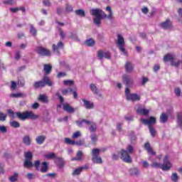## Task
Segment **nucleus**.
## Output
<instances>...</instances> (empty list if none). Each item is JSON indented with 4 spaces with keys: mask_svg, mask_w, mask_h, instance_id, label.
Returning <instances> with one entry per match:
<instances>
[{
    "mask_svg": "<svg viewBox=\"0 0 182 182\" xmlns=\"http://www.w3.org/2000/svg\"><path fill=\"white\" fill-rule=\"evenodd\" d=\"M122 82L127 87H132L133 86V78L130 75L124 74L122 76Z\"/></svg>",
    "mask_w": 182,
    "mask_h": 182,
    "instance_id": "nucleus-11",
    "label": "nucleus"
},
{
    "mask_svg": "<svg viewBox=\"0 0 182 182\" xmlns=\"http://www.w3.org/2000/svg\"><path fill=\"white\" fill-rule=\"evenodd\" d=\"M75 144L77 146H83L85 144V141L84 140H78L77 141H75Z\"/></svg>",
    "mask_w": 182,
    "mask_h": 182,
    "instance_id": "nucleus-58",
    "label": "nucleus"
},
{
    "mask_svg": "<svg viewBox=\"0 0 182 182\" xmlns=\"http://www.w3.org/2000/svg\"><path fill=\"white\" fill-rule=\"evenodd\" d=\"M18 119L20 120H26V119H31L32 120H35L38 118V115L35 114L32 112L26 111L24 112H16V113Z\"/></svg>",
    "mask_w": 182,
    "mask_h": 182,
    "instance_id": "nucleus-5",
    "label": "nucleus"
},
{
    "mask_svg": "<svg viewBox=\"0 0 182 182\" xmlns=\"http://www.w3.org/2000/svg\"><path fill=\"white\" fill-rule=\"evenodd\" d=\"M96 129H97V126L95 122H92V124L90 125V127L89 128L90 132L93 133V132H96Z\"/></svg>",
    "mask_w": 182,
    "mask_h": 182,
    "instance_id": "nucleus-47",
    "label": "nucleus"
},
{
    "mask_svg": "<svg viewBox=\"0 0 182 182\" xmlns=\"http://www.w3.org/2000/svg\"><path fill=\"white\" fill-rule=\"evenodd\" d=\"M36 51L41 56H50V50L42 46L38 47Z\"/></svg>",
    "mask_w": 182,
    "mask_h": 182,
    "instance_id": "nucleus-12",
    "label": "nucleus"
},
{
    "mask_svg": "<svg viewBox=\"0 0 182 182\" xmlns=\"http://www.w3.org/2000/svg\"><path fill=\"white\" fill-rule=\"evenodd\" d=\"M64 12L65 14H70V12H73V7L69 4H65Z\"/></svg>",
    "mask_w": 182,
    "mask_h": 182,
    "instance_id": "nucleus-29",
    "label": "nucleus"
},
{
    "mask_svg": "<svg viewBox=\"0 0 182 182\" xmlns=\"http://www.w3.org/2000/svg\"><path fill=\"white\" fill-rule=\"evenodd\" d=\"M22 141L24 146H29L32 143V139H31V136L29 135H24L22 138Z\"/></svg>",
    "mask_w": 182,
    "mask_h": 182,
    "instance_id": "nucleus-15",
    "label": "nucleus"
},
{
    "mask_svg": "<svg viewBox=\"0 0 182 182\" xmlns=\"http://www.w3.org/2000/svg\"><path fill=\"white\" fill-rule=\"evenodd\" d=\"M23 96H26V95L24 93H22V92L11 93L10 95V97H13L14 99H18L19 97H23Z\"/></svg>",
    "mask_w": 182,
    "mask_h": 182,
    "instance_id": "nucleus-27",
    "label": "nucleus"
},
{
    "mask_svg": "<svg viewBox=\"0 0 182 182\" xmlns=\"http://www.w3.org/2000/svg\"><path fill=\"white\" fill-rule=\"evenodd\" d=\"M117 48H119L120 52L127 56V51H126V43H124V38L121 35L117 36Z\"/></svg>",
    "mask_w": 182,
    "mask_h": 182,
    "instance_id": "nucleus-7",
    "label": "nucleus"
},
{
    "mask_svg": "<svg viewBox=\"0 0 182 182\" xmlns=\"http://www.w3.org/2000/svg\"><path fill=\"white\" fill-rule=\"evenodd\" d=\"M48 168H49L48 166V162L44 161V162L42 163L41 168L40 169V171L41 173H47Z\"/></svg>",
    "mask_w": 182,
    "mask_h": 182,
    "instance_id": "nucleus-25",
    "label": "nucleus"
},
{
    "mask_svg": "<svg viewBox=\"0 0 182 182\" xmlns=\"http://www.w3.org/2000/svg\"><path fill=\"white\" fill-rule=\"evenodd\" d=\"M75 14L77 16H81L82 18L86 16V14H85V10L83 9L75 10Z\"/></svg>",
    "mask_w": 182,
    "mask_h": 182,
    "instance_id": "nucleus-32",
    "label": "nucleus"
},
{
    "mask_svg": "<svg viewBox=\"0 0 182 182\" xmlns=\"http://www.w3.org/2000/svg\"><path fill=\"white\" fill-rule=\"evenodd\" d=\"M56 12H57L58 15H62V14H63V12H65V11L63 10V9L62 7H58Z\"/></svg>",
    "mask_w": 182,
    "mask_h": 182,
    "instance_id": "nucleus-54",
    "label": "nucleus"
},
{
    "mask_svg": "<svg viewBox=\"0 0 182 182\" xmlns=\"http://www.w3.org/2000/svg\"><path fill=\"white\" fill-rule=\"evenodd\" d=\"M63 109L67 112V113H75V112H76L75 108L69 105V104H64L63 105Z\"/></svg>",
    "mask_w": 182,
    "mask_h": 182,
    "instance_id": "nucleus-18",
    "label": "nucleus"
},
{
    "mask_svg": "<svg viewBox=\"0 0 182 182\" xmlns=\"http://www.w3.org/2000/svg\"><path fill=\"white\" fill-rule=\"evenodd\" d=\"M66 76V73L60 72L58 73L57 77H65Z\"/></svg>",
    "mask_w": 182,
    "mask_h": 182,
    "instance_id": "nucleus-62",
    "label": "nucleus"
},
{
    "mask_svg": "<svg viewBox=\"0 0 182 182\" xmlns=\"http://www.w3.org/2000/svg\"><path fill=\"white\" fill-rule=\"evenodd\" d=\"M85 170V167H79L75 169L73 172V176H79Z\"/></svg>",
    "mask_w": 182,
    "mask_h": 182,
    "instance_id": "nucleus-28",
    "label": "nucleus"
},
{
    "mask_svg": "<svg viewBox=\"0 0 182 182\" xmlns=\"http://www.w3.org/2000/svg\"><path fill=\"white\" fill-rule=\"evenodd\" d=\"M82 102L84 103V107H85V109H93V107H95V105L93 104V102H90V101L87 100L85 99L82 100Z\"/></svg>",
    "mask_w": 182,
    "mask_h": 182,
    "instance_id": "nucleus-19",
    "label": "nucleus"
},
{
    "mask_svg": "<svg viewBox=\"0 0 182 182\" xmlns=\"http://www.w3.org/2000/svg\"><path fill=\"white\" fill-rule=\"evenodd\" d=\"M175 94L177 96H180V95L181 94V90H180V88H175Z\"/></svg>",
    "mask_w": 182,
    "mask_h": 182,
    "instance_id": "nucleus-63",
    "label": "nucleus"
},
{
    "mask_svg": "<svg viewBox=\"0 0 182 182\" xmlns=\"http://www.w3.org/2000/svg\"><path fill=\"white\" fill-rule=\"evenodd\" d=\"M90 87L92 93L95 95H96V93H99V89H97V87H96L95 84H90Z\"/></svg>",
    "mask_w": 182,
    "mask_h": 182,
    "instance_id": "nucleus-37",
    "label": "nucleus"
},
{
    "mask_svg": "<svg viewBox=\"0 0 182 182\" xmlns=\"http://www.w3.org/2000/svg\"><path fill=\"white\" fill-rule=\"evenodd\" d=\"M129 173L131 176H139L140 174V171L137 168H133L129 170Z\"/></svg>",
    "mask_w": 182,
    "mask_h": 182,
    "instance_id": "nucleus-31",
    "label": "nucleus"
},
{
    "mask_svg": "<svg viewBox=\"0 0 182 182\" xmlns=\"http://www.w3.org/2000/svg\"><path fill=\"white\" fill-rule=\"evenodd\" d=\"M168 120V116L166 113H162L160 117V122L161 123H166Z\"/></svg>",
    "mask_w": 182,
    "mask_h": 182,
    "instance_id": "nucleus-34",
    "label": "nucleus"
},
{
    "mask_svg": "<svg viewBox=\"0 0 182 182\" xmlns=\"http://www.w3.org/2000/svg\"><path fill=\"white\" fill-rule=\"evenodd\" d=\"M80 136H82V134L80 132L77 131L73 134V139H77V137H80Z\"/></svg>",
    "mask_w": 182,
    "mask_h": 182,
    "instance_id": "nucleus-52",
    "label": "nucleus"
},
{
    "mask_svg": "<svg viewBox=\"0 0 182 182\" xmlns=\"http://www.w3.org/2000/svg\"><path fill=\"white\" fill-rule=\"evenodd\" d=\"M55 163L57 164V166H58V167H63V159L55 156Z\"/></svg>",
    "mask_w": 182,
    "mask_h": 182,
    "instance_id": "nucleus-26",
    "label": "nucleus"
},
{
    "mask_svg": "<svg viewBox=\"0 0 182 182\" xmlns=\"http://www.w3.org/2000/svg\"><path fill=\"white\" fill-rule=\"evenodd\" d=\"M31 107L34 109H36L39 107V103L35 102L34 104L32 105Z\"/></svg>",
    "mask_w": 182,
    "mask_h": 182,
    "instance_id": "nucleus-64",
    "label": "nucleus"
},
{
    "mask_svg": "<svg viewBox=\"0 0 182 182\" xmlns=\"http://www.w3.org/2000/svg\"><path fill=\"white\" fill-rule=\"evenodd\" d=\"M95 43V40H93L92 38H89L87 41H85V45L87 46H94Z\"/></svg>",
    "mask_w": 182,
    "mask_h": 182,
    "instance_id": "nucleus-40",
    "label": "nucleus"
},
{
    "mask_svg": "<svg viewBox=\"0 0 182 182\" xmlns=\"http://www.w3.org/2000/svg\"><path fill=\"white\" fill-rule=\"evenodd\" d=\"M65 143L66 144H72L74 145L75 144V141L71 140L69 138H65Z\"/></svg>",
    "mask_w": 182,
    "mask_h": 182,
    "instance_id": "nucleus-51",
    "label": "nucleus"
},
{
    "mask_svg": "<svg viewBox=\"0 0 182 182\" xmlns=\"http://www.w3.org/2000/svg\"><path fill=\"white\" fill-rule=\"evenodd\" d=\"M18 176H19V174H18V173L15 172L13 176H10L9 178V181H11V182L18 181Z\"/></svg>",
    "mask_w": 182,
    "mask_h": 182,
    "instance_id": "nucleus-35",
    "label": "nucleus"
},
{
    "mask_svg": "<svg viewBox=\"0 0 182 182\" xmlns=\"http://www.w3.org/2000/svg\"><path fill=\"white\" fill-rule=\"evenodd\" d=\"M4 4H6V5H14L15 1L14 0H6L4 1Z\"/></svg>",
    "mask_w": 182,
    "mask_h": 182,
    "instance_id": "nucleus-59",
    "label": "nucleus"
},
{
    "mask_svg": "<svg viewBox=\"0 0 182 182\" xmlns=\"http://www.w3.org/2000/svg\"><path fill=\"white\" fill-rule=\"evenodd\" d=\"M55 96H58L60 103H63V102H65V100H63V97H62V95H60L59 92H56Z\"/></svg>",
    "mask_w": 182,
    "mask_h": 182,
    "instance_id": "nucleus-57",
    "label": "nucleus"
},
{
    "mask_svg": "<svg viewBox=\"0 0 182 182\" xmlns=\"http://www.w3.org/2000/svg\"><path fill=\"white\" fill-rule=\"evenodd\" d=\"M125 96L127 100H131L132 102H139L141 99L140 95L135 93L131 94L129 87L125 89Z\"/></svg>",
    "mask_w": 182,
    "mask_h": 182,
    "instance_id": "nucleus-9",
    "label": "nucleus"
},
{
    "mask_svg": "<svg viewBox=\"0 0 182 182\" xmlns=\"http://www.w3.org/2000/svg\"><path fill=\"white\" fill-rule=\"evenodd\" d=\"M82 157H83V152H82V151H78L77 152L76 157L71 159V161H75V160L76 161H80V160H82Z\"/></svg>",
    "mask_w": 182,
    "mask_h": 182,
    "instance_id": "nucleus-22",
    "label": "nucleus"
},
{
    "mask_svg": "<svg viewBox=\"0 0 182 182\" xmlns=\"http://www.w3.org/2000/svg\"><path fill=\"white\" fill-rule=\"evenodd\" d=\"M24 156L26 160H31L33 157V155L32 154V152L27 151L24 153Z\"/></svg>",
    "mask_w": 182,
    "mask_h": 182,
    "instance_id": "nucleus-43",
    "label": "nucleus"
},
{
    "mask_svg": "<svg viewBox=\"0 0 182 182\" xmlns=\"http://www.w3.org/2000/svg\"><path fill=\"white\" fill-rule=\"evenodd\" d=\"M100 149H93L92 150V161L97 164H102L103 163L102 157H100Z\"/></svg>",
    "mask_w": 182,
    "mask_h": 182,
    "instance_id": "nucleus-8",
    "label": "nucleus"
},
{
    "mask_svg": "<svg viewBox=\"0 0 182 182\" xmlns=\"http://www.w3.org/2000/svg\"><path fill=\"white\" fill-rule=\"evenodd\" d=\"M27 178H28V180H33L36 178V176H35L33 173H28Z\"/></svg>",
    "mask_w": 182,
    "mask_h": 182,
    "instance_id": "nucleus-53",
    "label": "nucleus"
},
{
    "mask_svg": "<svg viewBox=\"0 0 182 182\" xmlns=\"http://www.w3.org/2000/svg\"><path fill=\"white\" fill-rule=\"evenodd\" d=\"M16 82L15 81H11V86H10V90L14 92V90H16Z\"/></svg>",
    "mask_w": 182,
    "mask_h": 182,
    "instance_id": "nucleus-48",
    "label": "nucleus"
},
{
    "mask_svg": "<svg viewBox=\"0 0 182 182\" xmlns=\"http://www.w3.org/2000/svg\"><path fill=\"white\" fill-rule=\"evenodd\" d=\"M171 178L172 181L177 182L178 181V175L177 174V173H172Z\"/></svg>",
    "mask_w": 182,
    "mask_h": 182,
    "instance_id": "nucleus-45",
    "label": "nucleus"
},
{
    "mask_svg": "<svg viewBox=\"0 0 182 182\" xmlns=\"http://www.w3.org/2000/svg\"><path fill=\"white\" fill-rule=\"evenodd\" d=\"M10 126L11 127H14V129H18V128L21 127V124H19V122H18L16 121H12L10 122Z\"/></svg>",
    "mask_w": 182,
    "mask_h": 182,
    "instance_id": "nucleus-38",
    "label": "nucleus"
},
{
    "mask_svg": "<svg viewBox=\"0 0 182 182\" xmlns=\"http://www.w3.org/2000/svg\"><path fill=\"white\" fill-rule=\"evenodd\" d=\"M15 59H16V60H18L19 59H21V52L17 51L16 53Z\"/></svg>",
    "mask_w": 182,
    "mask_h": 182,
    "instance_id": "nucleus-61",
    "label": "nucleus"
},
{
    "mask_svg": "<svg viewBox=\"0 0 182 182\" xmlns=\"http://www.w3.org/2000/svg\"><path fill=\"white\" fill-rule=\"evenodd\" d=\"M144 147L149 154H151V156L156 155V152L153 151V149H151V146H150V143L146 142L144 145Z\"/></svg>",
    "mask_w": 182,
    "mask_h": 182,
    "instance_id": "nucleus-20",
    "label": "nucleus"
},
{
    "mask_svg": "<svg viewBox=\"0 0 182 182\" xmlns=\"http://www.w3.org/2000/svg\"><path fill=\"white\" fill-rule=\"evenodd\" d=\"M151 167H154V168H161L163 171H167L171 168L172 165L170 160H168V156H165L163 164L154 162L151 164Z\"/></svg>",
    "mask_w": 182,
    "mask_h": 182,
    "instance_id": "nucleus-2",
    "label": "nucleus"
},
{
    "mask_svg": "<svg viewBox=\"0 0 182 182\" xmlns=\"http://www.w3.org/2000/svg\"><path fill=\"white\" fill-rule=\"evenodd\" d=\"M125 69L126 71L128 73H130L133 70V65H132V63L130 62H127L125 65Z\"/></svg>",
    "mask_w": 182,
    "mask_h": 182,
    "instance_id": "nucleus-33",
    "label": "nucleus"
},
{
    "mask_svg": "<svg viewBox=\"0 0 182 182\" xmlns=\"http://www.w3.org/2000/svg\"><path fill=\"white\" fill-rule=\"evenodd\" d=\"M0 132L1 133H6V127L5 126H0Z\"/></svg>",
    "mask_w": 182,
    "mask_h": 182,
    "instance_id": "nucleus-60",
    "label": "nucleus"
},
{
    "mask_svg": "<svg viewBox=\"0 0 182 182\" xmlns=\"http://www.w3.org/2000/svg\"><path fill=\"white\" fill-rule=\"evenodd\" d=\"M8 115L2 112H0V122H5Z\"/></svg>",
    "mask_w": 182,
    "mask_h": 182,
    "instance_id": "nucleus-46",
    "label": "nucleus"
},
{
    "mask_svg": "<svg viewBox=\"0 0 182 182\" xmlns=\"http://www.w3.org/2000/svg\"><path fill=\"white\" fill-rule=\"evenodd\" d=\"M43 70L45 72V75H49V73L52 72V65L50 64L44 65Z\"/></svg>",
    "mask_w": 182,
    "mask_h": 182,
    "instance_id": "nucleus-24",
    "label": "nucleus"
},
{
    "mask_svg": "<svg viewBox=\"0 0 182 182\" xmlns=\"http://www.w3.org/2000/svg\"><path fill=\"white\" fill-rule=\"evenodd\" d=\"M97 57L98 59L102 60L103 58H105V59H110V52L107 51V52H103L102 50L98 51L97 53Z\"/></svg>",
    "mask_w": 182,
    "mask_h": 182,
    "instance_id": "nucleus-13",
    "label": "nucleus"
},
{
    "mask_svg": "<svg viewBox=\"0 0 182 182\" xmlns=\"http://www.w3.org/2000/svg\"><path fill=\"white\" fill-rule=\"evenodd\" d=\"M164 60L165 62H171V65L176 68H178V65H180V61H175L174 57L171 54L166 55L164 58Z\"/></svg>",
    "mask_w": 182,
    "mask_h": 182,
    "instance_id": "nucleus-10",
    "label": "nucleus"
},
{
    "mask_svg": "<svg viewBox=\"0 0 182 182\" xmlns=\"http://www.w3.org/2000/svg\"><path fill=\"white\" fill-rule=\"evenodd\" d=\"M141 122L143 124L149 126L150 134L152 137H154L156 136V129L151 124H156V117H150L149 119L141 118Z\"/></svg>",
    "mask_w": 182,
    "mask_h": 182,
    "instance_id": "nucleus-4",
    "label": "nucleus"
},
{
    "mask_svg": "<svg viewBox=\"0 0 182 182\" xmlns=\"http://www.w3.org/2000/svg\"><path fill=\"white\" fill-rule=\"evenodd\" d=\"M41 166V161H36L34 163V167H36V169L39 171V166Z\"/></svg>",
    "mask_w": 182,
    "mask_h": 182,
    "instance_id": "nucleus-55",
    "label": "nucleus"
},
{
    "mask_svg": "<svg viewBox=\"0 0 182 182\" xmlns=\"http://www.w3.org/2000/svg\"><path fill=\"white\" fill-rule=\"evenodd\" d=\"M90 137L92 143H96V141H97V135L92 134Z\"/></svg>",
    "mask_w": 182,
    "mask_h": 182,
    "instance_id": "nucleus-56",
    "label": "nucleus"
},
{
    "mask_svg": "<svg viewBox=\"0 0 182 182\" xmlns=\"http://www.w3.org/2000/svg\"><path fill=\"white\" fill-rule=\"evenodd\" d=\"M150 111L149 109H144V108H138L136 109V113L139 114H142L143 116H147Z\"/></svg>",
    "mask_w": 182,
    "mask_h": 182,
    "instance_id": "nucleus-21",
    "label": "nucleus"
},
{
    "mask_svg": "<svg viewBox=\"0 0 182 182\" xmlns=\"http://www.w3.org/2000/svg\"><path fill=\"white\" fill-rule=\"evenodd\" d=\"M61 92L63 96H66V95H69V93H72L73 92V90L72 88H67V89L62 90Z\"/></svg>",
    "mask_w": 182,
    "mask_h": 182,
    "instance_id": "nucleus-41",
    "label": "nucleus"
},
{
    "mask_svg": "<svg viewBox=\"0 0 182 182\" xmlns=\"http://www.w3.org/2000/svg\"><path fill=\"white\" fill-rule=\"evenodd\" d=\"M161 27L163 28V29H171V28H173V26L170 19H166V21L161 23Z\"/></svg>",
    "mask_w": 182,
    "mask_h": 182,
    "instance_id": "nucleus-16",
    "label": "nucleus"
},
{
    "mask_svg": "<svg viewBox=\"0 0 182 182\" xmlns=\"http://www.w3.org/2000/svg\"><path fill=\"white\" fill-rule=\"evenodd\" d=\"M24 167H33V163L31 161V159H26L24 161Z\"/></svg>",
    "mask_w": 182,
    "mask_h": 182,
    "instance_id": "nucleus-39",
    "label": "nucleus"
},
{
    "mask_svg": "<svg viewBox=\"0 0 182 182\" xmlns=\"http://www.w3.org/2000/svg\"><path fill=\"white\" fill-rule=\"evenodd\" d=\"M133 150H134L133 146L129 145L127 147V150L122 149L120 151L119 154L121 156V159L122 160H123V161H124V163H129V164L132 163V160L129 154H132L133 153Z\"/></svg>",
    "mask_w": 182,
    "mask_h": 182,
    "instance_id": "nucleus-3",
    "label": "nucleus"
},
{
    "mask_svg": "<svg viewBox=\"0 0 182 182\" xmlns=\"http://www.w3.org/2000/svg\"><path fill=\"white\" fill-rule=\"evenodd\" d=\"M93 122L89 121L87 119H82L81 121H76L77 126L78 127H83V124H87V126H90Z\"/></svg>",
    "mask_w": 182,
    "mask_h": 182,
    "instance_id": "nucleus-14",
    "label": "nucleus"
},
{
    "mask_svg": "<svg viewBox=\"0 0 182 182\" xmlns=\"http://www.w3.org/2000/svg\"><path fill=\"white\" fill-rule=\"evenodd\" d=\"M63 49V43L62 41L58 42L57 45H53V50L56 53H59V50Z\"/></svg>",
    "mask_w": 182,
    "mask_h": 182,
    "instance_id": "nucleus-17",
    "label": "nucleus"
},
{
    "mask_svg": "<svg viewBox=\"0 0 182 182\" xmlns=\"http://www.w3.org/2000/svg\"><path fill=\"white\" fill-rule=\"evenodd\" d=\"M45 140H46V136L44 135L38 136L36 139L37 144H43V143H45Z\"/></svg>",
    "mask_w": 182,
    "mask_h": 182,
    "instance_id": "nucleus-23",
    "label": "nucleus"
},
{
    "mask_svg": "<svg viewBox=\"0 0 182 182\" xmlns=\"http://www.w3.org/2000/svg\"><path fill=\"white\" fill-rule=\"evenodd\" d=\"M178 124L182 129V112H179L177 114Z\"/></svg>",
    "mask_w": 182,
    "mask_h": 182,
    "instance_id": "nucleus-36",
    "label": "nucleus"
},
{
    "mask_svg": "<svg viewBox=\"0 0 182 182\" xmlns=\"http://www.w3.org/2000/svg\"><path fill=\"white\" fill-rule=\"evenodd\" d=\"M106 11H108L109 15H106L100 9H92L90 11V15L95 16L93 18L94 23L99 26L102 23V19L107 18L109 21H113V11L110 6L106 8Z\"/></svg>",
    "mask_w": 182,
    "mask_h": 182,
    "instance_id": "nucleus-1",
    "label": "nucleus"
},
{
    "mask_svg": "<svg viewBox=\"0 0 182 182\" xmlns=\"http://www.w3.org/2000/svg\"><path fill=\"white\" fill-rule=\"evenodd\" d=\"M73 80H66L63 81V85H65V86H73Z\"/></svg>",
    "mask_w": 182,
    "mask_h": 182,
    "instance_id": "nucleus-44",
    "label": "nucleus"
},
{
    "mask_svg": "<svg viewBox=\"0 0 182 182\" xmlns=\"http://www.w3.org/2000/svg\"><path fill=\"white\" fill-rule=\"evenodd\" d=\"M38 100L42 102V103H49V100L48 96L45 95H40Z\"/></svg>",
    "mask_w": 182,
    "mask_h": 182,
    "instance_id": "nucleus-30",
    "label": "nucleus"
},
{
    "mask_svg": "<svg viewBox=\"0 0 182 182\" xmlns=\"http://www.w3.org/2000/svg\"><path fill=\"white\" fill-rule=\"evenodd\" d=\"M52 86L53 83L52 81H50V79H49V77L44 76L42 80L35 82L33 84L34 89H39L41 87H45V86Z\"/></svg>",
    "mask_w": 182,
    "mask_h": 182,
    "instance_id": "nucleus-6",
    "label": "nucleus"
},
{
    "mask_svg": "<svg viewBox=\"0 0 182 182\" xmlns=\"http://www.w3.org/2000/svg\"><path fill=\"white\" fill-rule=\"evenodd\" d=\"M30 33L33 35V36H36L37 31L35 27H33V25H30Z\"/></svg>",
    "mask_w": 182,
    "mask_h": 182,
    "instance_id": "nucleus-42",
    "label": "nucleus"
},
{
    "mask_svg": "<svg viewBox=\"0 0 182 182\" xmlns=\"http://www.w3.org/2000/svg\"><path fill=\"white\" fill-rule=\"evenodd\" d=\"M46 159H56V154L55 153H49L45 156Z\"/></svg>",
    "mask_w": 182,
    "mask_h": 182,
    "instance_id": "nucleus-49",
    "label": "nucleus"
},
{
    "mask_svg": "<svg viewBox=\"0 0 182 182\" xmlns=\"http://www.w3.org/2000/svg\"><path fill=\"white\" fill-rule=\"evenodd\" d=\"M18 86H21V87H23V86H25V79L23 78L18 79Z\"/></svg>",
    "mask_w": 182,
    "mask_h": 182,
    "instance_id": "nucleus-50",
    "label": "nucleus"
}]
</instances>
